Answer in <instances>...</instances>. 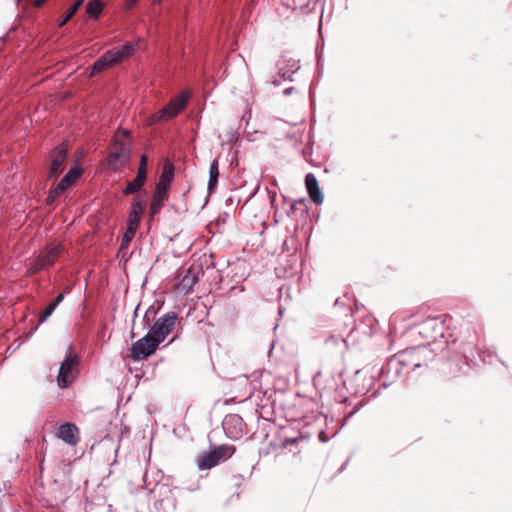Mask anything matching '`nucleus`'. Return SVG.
I'll return each mask as SVG.
<instances>
[{
  "label": "nucleus",
  "instance_id": "61",
  "mask_svg": "<svg viewBox=\"0 0 512 512\" xmlns=\"http://www.w3.org/2000/svg\"><path fill=\"white\" fill-rule=\"evenodd\" d=\"M239 495H240V494H239V492H237V493H235L233 496H237V497H239Z\"/></svg>",
  "mask_w": 512,
  "mask_h": 512
},
{
  "label": "nucleus",
  "instance_id": "17",
  "mask_svg": "<svg viewBox=\"0 0 512 512\" xmlns=\"http://www.w3.org/2000/svg\"><path fill=\"white\" fill-rule=\"evenodd\" d=\"M244 421L238 414H227L223 421L222 427L225 435L231 440H238L244 434Z\"/></svg>",
  "mask_w": 512,
  "mask_h": 512
},
{
  "label": "nucleus",
  "instance_id": "58",
  "mask_svg": "<svg viewBox=\"0 0 512 512\" xmlns=\"http://www.w3.org/2000/svg\"><path fill=\"white\" fill-rule=\"evenodd\" d=\"M500 362H501V364H502L503 366L507 367V364H506L504 361H500Z\"/></svg>",
  "mask_w": 512,
  "mask_h": 512
},
{
  "label": "nucleus",
  "instance_id": "29",
  "mask_svg": "<svg viewBox=\"0 0 512 512\" xmlns=\"http://www.w3.org/2000/svg\"><path fill=\"white\" fill-rule=\"evenodd\" d=\"M165 201H167V199L158 198L156 195H152V199H151L150 207H149L150 217H155L156 215H158L161 212Z\"/></svg>",
  "mask_w": 512,
  "mask_h": 512
},
{
  "label": "nucleus",
  "instance_id": "36",
  "mask_svg": "<svg viewBox=\"0 0 512 512\" xmlns=\"http://www.w3.org/2000/svg\"><path fill=\"white\" fill-rule=\"evenodd\" d=\"M167 503V504H171L173 506V508H175V499H169V498H166V499H159V500H156L154 502V507L156 509H160L163 507V505Z\"/></svg>",
  "mask_w": 512,
  "mask_h": 512
},
{
  "label": "nucleus",
  "instance_id": "23",
  "mask_svg": "<svg viewBox=\"0 0 512 512\" xmlns=\"http://www.w3.org/2000/svg\"><path fill=\"white\" fill-rule=\"evenodd\" d=\"M85 10L89 18L97 20L102 14L103 4L100 0H89L86 4Z\"/></svg>",
  "mask_w": 512,
  "mask_h": 512
},
{
  "label": "nucleus",
  "instance_id": "12",
  "mask_svg": "<svg viewBox=\"0 0 512 512\" xmlns=\"http://www.w3.org/2000/svg\"><path fill=\"white\" fill-rule=\"evenodd\" d=\"M189 98L190 92L188 90L182 91L173 97L157 112L158 121H167L177 117L188 105Z\"/></svg>",
  "mask_w": 512,
  "mask_h": 512
},
{
  "label": "nucleus",
  "instance_id": "22",
  "mask_svg": "<svg viewBox=\"0 0 512 512\" xmlns=\"http://www.w3.org/2000/svg\"><path fill=\"white\" fill-rule=\"evenodd\" d=\"M70 292V288H67L61 291L53 301H51L43 310V312L39 315V324H43L48 320V318L54 313L56 308L63 302L67 293Z\"/></svg>",
  "mask_w": 512,
  "mask_h": 512
},
{
  "label": "nucleus",
  "instance_id": "57",
  "mask_svg": "<svg viewBox=\"0 0 512 512\" xmlns=\"http://www.w3.org/2000/svg\"><path fill=\"white\" fill-rule=\"evenodd\" d=\"M37 329H38V326H35V327L33 328V330H32V332H31V333H33V332H34V331H36Z\"/></svg>",
  "mask_w": 512,
  "mask_h": 512
},
{
  "label": "nucleus",
  "instance_id": "42",
  "mask_svg": "<svg viewBox=\"0 0 512 512\" xmlns=\"http://www.w3.org/2000/svg\"><path fill=\"white\" fill-rule=\"evenodd\" d=\"M309 99L311 102V105L315 107V97H314V83H311L309 88Z\"/></svg>",
  "mask_w": 512,
  "mask_h": 512
},
{
  "label": "nucleus",
  "instance_id": "21",
  "mask_svg": "<svg viewBox=\"0 0 512 512\" xmlns=\"http://www.w3.org/2000/svg\"><path fill=\"white\" fill-rule=\"evenodd\" d=\"M78 427L71 423L65 422L58 429V437L69 445H75L78 441Z\"/></svg>",
  "mask_w": 512,
  "mask_h": 512
},
{
  "label": "nucleus",
  "instance_id": "6",
  "mask_svg": "<svg viewBox=\"0 0 512 512\" xmlns=\"http://www.w3.org/2000/svg\"><path fill=\"white\" fill-rule=\"evenodd\" d=\"M236 448L232 445L213 446L209 451L198 455L196 464L199 470H209L219 463L226 461L235 453Z\"/></svg>",
  "mask_w": 512,
  "mask_h": 512
},
{
  "label": "nucleus",
  "instance_id": "49",
  "mask_svg": "<svg viewBox=\"0 0 512 512\" xmlns=\"http://www.w3.org/2000/svg\"><path fill=\"white\" fill-rule=\"evenodd\" d=\"M337 338L335 336H330L329 339H327L326 342H329V341H333V342H336Z\"/></svg>",
  "mask_w": 512,
  "mask_h": 512
},
{
  "label": "nucleus",
  "instance_id": "51",
  "mask_svg": "<svg viewBox=\"0 0 512 512\" xmlns=\"http://www.w3.org/2000/svg\"><path fill=\"white\" fill-rule=\"evenodd\" d=\"M122 133H123L124 136L130 137V134H129V132L127 130H122Z\"/></svg>",
  "mask_w": 512,
  "mask_h": 512
},
{
  "label": "nucleus",
  "instance_id": "37",
  "mask_svg": "<svg viewBox=\"0 0 512 512\" xmlns=\"http://www.w3.org/2000/svg\"><path fill=\"white\" fill-rule=\"evenodd\" d=\"M300 439H301V437H285L281 441V446L286 448L289 445L296 444Z\"/></svg>",
  "mask_w": 512,
  "mask_h": 512
},
{
  "label": "nucleus",
  "instance_id": "2",
  "mask_svg": "<svg viewBox=\"0 0 512 512\" xmlns=\"http://www.w3.org/2000/svg\"><path fill=\"white\" fill-rule=\"evenodd\" d=\"M476 346V335H469L465 339L453 337L449 339V347L446 348L445 359L450 361V373L454 376L467 375L476 366H479Z\"/></svg>",
  "mask_w": 512,
  "mask_h": 512
},
{
  "label": "nucleus",
  "instance_id": "52",
  "mask_svg": "<svg viewBox=\"0 0 512 512\" xmlns=\"http://www.w3.org/2000/svg\"><path fill=\"white\" fill-rule=\"evenodd\" d=\"M199 488V486H196V487H189L188 490L189 491H195Z\"/></svg>",
  "mask_w": 512,
  "mask_h": 512
},
{
  "label": "nucleus",
  "instance_id": "60",
  "mask_svg": "<svg viewBox=\"0 0 512 512\" xmlns=\"http://www.w3.org/2000/svg\"><path fill=\"white\" fill-rule=\"evenodd\" d=\"M299 203L303 204L304 203V199H300Z\"/></svg>",
  "mask_w": 512,
  "mask_h": 512
},
{
  "label": "nucleus",
  "instance_id": "1",
  "mask_svg": "<svg viewBox=\"0 0 512 512\" xmlns=\"http://www.w3.org/2000/svg\"><path fill=\"white\" fill-rule=\"evenodd\" d=\"M452 317L449 314L430 316L412 328V333L420 336L425 341L424 345L441 354L445 359L446 348L449 347V339L453 337L450 328Z\"/></svg>",
  "mask_w": 512,
  "mask_h": 512
},
{
  "label": "nucleus",
  "instance_id": "27",
  "mask_svg": "<svg viewBox=\"0 0 512 512\" xmlns=\"http://www.w3.org/2000/svg\"><path fill=\"white\" fill-rule=\"evenodd\" d=\"M109 67H113V65L111 64L108 56L106 55V53L104 52L92 65V71L94 73H99V72H102L104 70H106L107 68Z\"/></svg>",
  "mask_w": 512,
  "mask_h": 512
},
{
  "label": "nucleus",
  "instance_id": "33",
  "mask_svg": "<svg viewBox=\"0 0 512 512\" xmlns=\"http://www.w3.org/2000/svg\"><path fill=\"white\" fill-rule=\"evenodd\" d=\"M304 182L307 191H310L311 189H314L319 186V182L313 173H307L305 175Z\"/></svg>",
  "mask_w": 512,
  "mask_h": 512
},
{
  "label": "nucleus",
  "instance_id": "10",
  "mask_svg": "<svg viewBox=\"0 0 512 512\" xmlns=\"http://www.w3.org/2000/svg\"><path fill=\"white\" fill-rule=\"evenodd\" d=\"M160 348V345L146 333L142 338L133 342L129 349V358L133 362L147 360Z\"/></svg>",
  "mask_w": 512,
  "mask_h": 512
},
{
  "label": "nucleus",
  "instance_id": "45",
  "mask_svg": "<svg viewBox=\"0 0 512 512\" xmlns=\"http://www.w3.org/2000/svg\"><path fill=\"white\" fill-rule=\"evenodd\" d=\"M295 91H296V89H295L294 87H288V88H285V89L283 90V94H284L285 96H289V95H291L292 93H294Z\"/></svg>",
  "mask_w": 512,
  "mask_h": 512
},
{
  "label": "nucleus",
  "instance_id": "20",
  "mask_svg": "<svg viewBox=\"0 0 512 512\" xmlns=\"http://www.w3.org/2000/svg\"><path fill=\"white\" fill-rule=\"evenodd\" d=\"M135 197L132 200L127 224L131 226L138 227L140 226L142 215L145 212L146 208V200L147 196H143L141 193L134 194Z\"/></svg>",
  "mask_w": 512,
  "mask_h": 512
},
{
  "label": "nucleus",
  "instance_id": "44",
  "mask_svg": "<svg viewBox=\"0 0 512 512\" xmlns=\"http://www.w3.org/2000/svg\"><path fill=\"white\" fill-rule=\"evenodd\" d=\"M349 461H350V457H348L344 463L340 466V468L338 469V473H342L348 466L349 464Z\"/></svg>",
  "mask_w": 512,
  "mask_h": 512
},
{
  "label": "nucleus",
  "instance_id": "56",
  "mask_svg": "<svg viewBox=\"0 0 512 512\" xmlns=\"http://www.w3.org/2000/svg\"><path fill=\"white\" fill-rule=\"evenodd\" d=\"M254 469H255V466H252L250 476L252 475Z\"/></svg>",
  "mask_w": 512,
  "mask_h": 512
},
{
  "label": "nucleus",
  "instance_id": "14",
  "mask_svg": "<svg viewBox=\"0 0 512 512\" xmlns=\"http://www.w3.org/2000/svg\"><path fill=\"white\" fill-rule=\"evenodd\" d=\"M141 42V38H138L135 41H125L122 45L112 47L105 51V53L111 64L113 66H117L131 58L140 49Z\"/></svg>",
  "mask_w": 512,
  "mask_h": 512
},
{
  "label": "nucleus",
  "instance_id": "50",
  "mask_svg": "<svg viewBox=\"0 0 512 512\" xmlns=\"http://www.w3.org/2000/svg\"><path fill=\"white\" fill-rule=\"evenodd\" d=\"M273 348H274V341L270 345V348L268 350V355H270V353L272 352Z\"/></svg>",
  "mask_w": 512,
  "mask_h": 512
},
{
  "label": "nucleus",
  "instance_id": "32",
  "mask_svg": "<svg viewBox=\"0 0 512 512\" xmlns=\"http://www.w3.org/2000/svg\"><path fill=\"white\" fill-rule=\"evenodd\" d=\"M63 193L57 190V187L54 185L49 190L47 197L45 198V205L53 206L57 200Z\"/></svg>",
  "mask_w": 512,
  "mask_h": 512
},
{
  "label": "nucleus",
  "instance_id": "7",
  "mask_svg": "<svg viewBox=\"0 0 512 512\" xmlns=\"http://www.w3.org/2000/svg\"><path fill=\"white\" fill-rule=\"evenodd\" d=\"M177 319L178 313L169 311L159 317L153 324H149L147 334L161 345L174 330Z\"/></svg>",
  "mask_w": 512,
  "mask_h": 512
},
{
  "label": "nucleus",
  "instance_id": "62",
  "mask_svg": "<svg viewBox=\"0 0 512 512\" xmlns=\"http://www.w3.org/2000/svg\"><path fill=\"white\" fill-rule=\"evenodd\" d=\"M510 10L512 11V3L510 4Z\"/></svg>",
  "mask_w": 512,
  "mask_h": 512
},
{
  "label": "nucleus",
  "instance_id": "47",
  "mask_svg": "<svg viewBox=\"0 0 512 512\" xmlns=\"http://www.w3.org/2000/svg\"><path fill=\"white\" fill-rule=\"evenodd\" d=\"M177 338H178V336H177V335L173 336V337L168 341V343H167V344H165L163 347H166L167 345H170V344H171V343H173Z\"/></svg>",
  "mask_w": 512,
  "mask_h": 512
},
{
  "label": "nucleus",
  "instance_id": "31",
  "mask_svg": "<svg viewBox=\"0 0 512 512\" xmlns=\"http://www.w3.org/2000/svg\"><path fill=\"white\" fill-rule=\"evenodd\" d=\"M307 193L311 201L314 202L316 205L323 204L324 196L320 186L311 189L310 191H307Z\"/></svg>",
  "mask_w": 512,
  "mask_h": 512
},
{
  "label": "nucleus",
  "instance_id": "9",
  "mask_svg": "<svg viewBox=\"0 0 512 512\" xmlns=\"http://www.w3.org/2000/svg\"><path fill=\"white\" fill-rule=\"evenodd\" d=\"M147 165H148V157L146 154H142L139 160V167L137 169V173H135L134 179L128 181L126 186L122 190V194L124 196L133 195L136 193H141L143 196H147L148 192L145 189V183L147 181Z\"/></svg>",
  "mask_w": 512,
  "mask_h": 512
},
{
  "label": "nucleus",
  "instance_id": "38",
  "mask_svg": "<svg viewBox=\"0 0 512 512\" xmlns=\"http://www.w3.org/2000/svg\"><path fill=\"white\" fill-rule=\"evenodd\" d=\"M301 154L306 161H309V158L313 154V142H311L307 147L302 149Z\"/></svg>",
  "mask_w": 512,
  "mask_h": 512
},
{
  "label": "nucleus",
  "instance_id": "8",
  "mask_svg": "<svg viewBox=\"0 0 512 512\" xmlns=\"http://www.w3.org/2000/svg\"><path fill=\"white\" fill-rule=\"evenodd\" d=\"M79 362V354L70 345L69 351L62 360L58 370L57 385L60 389H66L72 384L75 379L73 371Z\"/></svg>",
  "mask_w": 512,
  "mask_h": 512
},
{
  "label": "nucleus",
  "instance_id": "19",
  "mask_svg": "<svg viewBox=\"0 0 512 512\" xmlns=\"http://www.w3.org/2000/svg\"><path fill=\"white\" fill-rule=\"evenodd\" d=\"M85 169L82 165L76 163L71 166L68 171L63 175L55 186L57 190L64 193L66 190L76 185V182L84 175Z\"/></svg>",
  "mask_w": 512,
  "mask_h": 512
},
{
  "label": "nucleus",
  "instance_id": "53",
  "mask_svg": "<svg viewBox=\"0 0 512 512\" xmlns=\"http://www.w3.org/2000/svg\"><path fill=\"white\" fill-rule=\"evenodd\" d=\"M297 202H294L292 205H291V210H294L295 209V206H296Z\"/></svg>",
  "mask_w": 512,
  "mask_h": 512
},
{
  "label": "nucleus",
  "instance_id": "15",
  "mask_svg": "<svg viewBox=\"0 0 512 512\" xmlns=\"http://www.w3.org/2000/svg\"><path fill=\"white\" fill-rule=\"evenodd\" d=\"M375 382L376 379L374 376L362 379L361 370H356L354 376L348 381H345L344 385L352 396L358 397L365 396L369 393L373 389Z\"/></svg>",
  "mask_w": 512,
  "mask_h": 512
},
{
  "label": "nucleus",
  "instance_id": "5",
  "mask_svg": "<svg viewBox=\"0 0 512 512\" xmlns=\"http://www.w3.org/2000/svg\"><path fill=\"white\" fill-rule=\"evenodd\" d=\"M110 147L112 151L103 160L104 166L111 171H118L125 167L131 158V147L119 138H113Z\"/></svg>",
  "mask_w": 512,
  "mask_h": 512
},
{
  "label": "nucleus",
  "instance_id": "26",
  "mask_svg": "<svg viewBox=\"0 0 512 512\" xmlns=\"http://www.w3.org/2000/svg\"><path fill=\"white\" fill-rule=\"evenodd\" d=\"M378 394H379V389H376V390H374L371 393V395H370V397L368 399L360 400L356 404H354L353 408L349 412L345 413V416H344L345 417V421H347L352 416H354L368 402L369 399L376 398L378 396ZM345 423L346 422H344L342 424V426H344Z\"/></svg>",
  "mask_w": 512,
  "mask_h": 512
},
{
  "label": "nucleus",
  "instance_id": "16",
  "mask_svg": "<svg viewBox=\"0 0 512 512\" xmlns=\"http://www.w3.org/2000/svg\"><path fill=\"white\" fill-rule=\"evenodd\" d=\"M174 176V166L170 163L166 164L159 176L153 195H156L158 198L168 200Z\"/></svg>",
  "mask_w": 512,
  "mask_h": 512
},
{
  "label": "nucleus",
  "instance_id": "3",
  "mask_svg": "<svg viewBox=\"0 0 512 512\" xmlns=\"http://www.w3.org/2000/svg\"><path fill=\"white\" fill-rule=\"evenodd\" d=\"M399 354L404 360L408 372L421 370L419 374L423 373L422 369L427 368L429 362L438 356L441 358L440 353L424 344L408 347L399 351Z\"/></svg>",
  "mask_w": 512,
  "mask_h": 512
},
{
  "label": "nucleus",
  "instance_id": "35",
  "mask_svg": "<svg viewBox=\"0 0 512 512\" xmlns=\"http://www.w3.org/2000/svg\"><path fill=\"white\" fill-rule=\"evenodd\" d=\"M219 177L209 176L207 190L211 194L215 191L218 186Z\"/></svg>",
  "mask_w": 512,
  "mask_h": 512
},
{
  "label": "nucleus",
  "instance_id": "28",
  "mask_svg": "<svg viewBox=\"0 0 512 512\" xmlns=\"http://www.w3.org/2000/svg\"><path fill=\"white\" fill-rule=\"evenodd\" d=\"M477 358L480 363L483 364H492L493 359L497 358V354L494 349H480L477 352Z\"/></svg>",
  "mask_w": 512,
  "mask_h": 512
},
{
  "label": "nucleus",
  "instance_id": "11",
  "mask_svg": "<svg viewBox=\"0 0 512 512\" xmlns=\"http://www.w3.org/2000/svg\"><path fill=\"white\" fill-rule=\"evenodd\" d=\"M300 60L281 55L276 62L277 74L272 77L271 84L275 87L280 86L279 78L284 81L293 82V75L300 69Z\"/></svg>",
  "mask_w": 512,
  "mask_h": 512
},
{
  "label": "nucleus",
  "instance_id": "43",
  "mask_svg": "<svg viewBox=\"0 0 512 512\" xmlns=\"http://www.w3.org/2000/svg\"><path fill=\"white\" fill-rule=\"evenodd\" d=\"M322 69H323L322 58L319 55L317 58V70H318L319 75H321Z\"/></svg>",
  "mask_w": 512,
  "mask_h": 512
},
{
  "label": "nucleus",
  "instance_id": "4",
  "mask_svg": "<svg viewBox=\"0 0 512 512\" xmlns=\"http://www.w3.org/2000/svg\"><path fill=\"white\" fill-rule=\"evenodd\" d=\"M409 374L399 352L389 357L378 372L379 387L388 388L398 381H404Z\"/></svg>",
  "mask_w": 512,
  "mask_h": 512
},
{
  "label": "nucleus",
  "instance_id": "54",
  "mask_svg": "<svg viewBox=\"0 0 512 512\" xmlns=\"http://www.w3.org/2000/svg\"><path fill=\"white\" fill-rule=\"evenodd\" d=\"M339 304H340V300L336 299L334 305H339Z\"/></svg>",
  "mask_w": 512,
  "mask_h": 512
},
{
  "label": "nucleus",
  "instance_id": "30",
  "mask_svg": "<svg viewBox=\"0 0 512 512\" xmlns=\"http://www.w3.org/2000/svg\"><path fill=\"white\" fill-rule=\"evenodd\" d=\"M56 262V257L53 254L46 255L39 260V266L30 270V273H35L38 270L52 267Z\"/></svg>",
  "mask_w": 512,
  "mask_h": 512
},
{
  "label": "nucleus",
  "instance_id": "13",
  "mask_svg": "<svg viewBox=\"0 0 512 512\" xmlns=\"http://www.w3.org/2000/svg\"><path fill=\"white\" fill-rule=\"evenodd\" d=\"M68 157L67 143L64 141L55 146L49 154L47 179L56 180L63 172V166Z\"/></svg>",
  "mask_w": 512,
  "mask_h": 512
},
{
  "label": "nucleus",
  "instance_id": "18",
  "mask_svg": "<svg viewBox=\"0 0 512 512\" xmlns=\"http://www.w3.org/2000/svg\"><path fill=\"white\" fill-rule=\"evenodd\" d=\"M199 272L200 267L196 265H191L187 269L179 271L178 274L180 280L177 286L178 291L183 293L184 295L192 293L193 287L195 283L198 281Z\"/></svg>",
  "mask_w": 512,
  "mask_h": 512
},
{
  "label": "nucleus",
  "instance_id": "40",
  "mask_svg": "<svg viewBox=\"0 0 512 512\" xmlns=\"http://www.w3.org/2000/svg\"><path fill=\"white\" fill-rule=\"evenodd\" d=\"M318 440L322 443H327L330 440V437L327 435L325 430H320L318 432Z\"/></svg>",
  "mask_w": 512,
  "mask_h": 512
},
{
  "label": "nucleus",
  "instance_id": "55",
  "mask_svg": "<svg viewBox=\"0 0 512 512\" xmlns=\"http://www.w3.org/2000/svg\"><path fill=\"white\" fill-rule=\"evenodd\" d=\"M155 3L160 4L163 2V0H154Z\"/></svg>",
  "mask_w": 512,
  "mask_h": 512
},
{
  "label": "nucleus",
  "instance_id": "59",
  "mask_svg": "<svg viewBox=\"0 0 512 512\" xmlns=\"http://www.w3.org/2000/svg\"><path fill=\"white\" fill-rule=\"evenodd\" d=\"M276 200V196L274 195L272 198H271V201H275Z\"/></svg>",
  "mask_w": 512,
  "mask_h": 512
},
{
  "label": "nucleus",
  "instance_id": "41",
  "mask_svg": "<svg viewBox=\"0 0 512 512\" xmlns=\"http://www.w3.org/2000/svg\"><path fill=\"white\" fill-rule=\"evenodd\" d=\"M233 480L235 487L239 488L242 485V481L244 480V476L242 474H235L233 475Z\"/></svg>",
  "mask_w": 512,
  "mask_h": 512
},
{
  "label": "nucleus",
  "instance_id": "25",
  "mask_svg": "<svg viewBox=\"0 0 512 512\" xmlns=\"http://www.w3.org/2000/svg\"><path fill=\"white\" fill-rule=\"evenodd\" d=\"M138 230V227L128 225L126 226V231L122 237L119 252H122L123 250L127 249L131 241L133 240L136 232Z\"/></svg>",
  "mask_w": 512,
  "mask_h": 512
},
{
  "label": "nucleus",
  "instance_id": "24",
  "mask_svg": "<svg viewBox=\"0 0 512 512\" xmlns=\"http://www.w3.org/2000/svg\"><path fill=\"white\" fill-rule=\"evenodd\" d=\"M85 0H77L75 3H73L69 9L66 11V13L59 19L58 25L59 27L65 26L77 13L79 8L83 5Z\"/></svg>",
  "mask_w": 512,
  "mask_h": 512
},
{
  "label": "nucleus",
  "instance_id": "34",
  "mask_svg": "<svg viewBox=\"0 0 512 512\" xmlns=\"http://www.w3.org/2000/svg\"><path fill=\"white\" fill-rule=\"evenodd\" d=\"M209 176L219 177V163L217 159H213L209 167Z\"/></svg>",
  "mask_w": 512,
  "mask_h": 512
},
{
  "label": "nucleus",
  "instance_id": "39",
  "mask_svg": "<svg viewBox=\"0 0 512 512\" xmlns=\"http://www.w3.org/2000/svg\"><path fill=\"white\" fill-rule=\"evenodd\" d=\"M49 0H28L29 5L32 8L40 9L45 6Z\"/></svg>",
  "mask_w": 512,
  "mask_h": 512
},
{
  "label": "nucleus",
  "instance_id": "48",
  "mask_svg": "<svg viewBox=\"0 0 512 512\" xmlns=\"http://www.w3.org/2000/svg\"><path fill=\"white\" fill-rule=\"evenodd\" d=\"M127 1H128V3H129V5H130L131 7H133L134 5H136V3H137L139 0H127Z\"/></svg>",
  "mask_w": 512,
  "mask_h": 512
},
{
  "label": "nucleus",
  "instance_id": "46",
  "mask_svg": "<svg viewBox=\"0 0 512 512\" xmlns=\"http://www.w3.org/2000/svg\"><path fill=\"white\" fill-rule=\"evenodd\" d=\"M343 402L346 406H350L353 404L351 398L349 397H346Z\"/></svg>",
  "mask_w": 512,
  "mask_h": 512
}]
</instances>
